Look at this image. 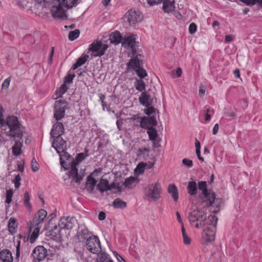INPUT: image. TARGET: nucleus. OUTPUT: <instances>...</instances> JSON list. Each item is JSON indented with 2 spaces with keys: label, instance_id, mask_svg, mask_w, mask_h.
<instances>
[{
  "label": "nucleus",
  "instance_id": "ea45409f",
  "mask_svg": "<svg viewBox=\"0 0 262 262\" xmlns=\"http://www.w3.org/2000/svg\"><path fill=\"white\" fill-rule=\"evenodd\" d=\"M147 133L150 140H153L157 138V131L155 128L152 127H149L148 129Z\"/></svg>",
  "mask_w": 262,
  "mask_h": 262
},
{
  "label": "nucleus",
  "instance_id": "39448f33",
  "mask_svg": "<svg viewBox=\"0 0 262 262\" xmlns=\"http://www.w3.org/2000/svg\"><path fill=\"white\" fill-rule=\"evenodd\" d=\"M188 219L191 225H194L196 228H201L207 225V219L204 211L199 209H194L188 215Z\"/></svg>",
  "mask_w": 262,
  "mask_h": 262
},
{
  "label": "nucleus",
  "instance_id": "4468645a",
  "mask_svg": "<svg viewBox=\"0 0 262 262\" xmlns=\"http://www.w3.org/2000/svg\"><path fill=\"white\" fill-rule=\"evenodd\" d=\"M32 255L34 262L42 261L47 255V250L42 246H37L33 250Z\"/></svg>",
  "mask_w": 262,
  "mask_h": 262
},
{
  "label": "nucleus",
  "instance_id": "79ce46f5",
  "mask_svg": "<svg viewBox=\"0 0 262 262\" xmlns=\"http://www.w3.org/2000/svg\"><path fill=\"white\" fill-rule=\"evenodd\" d=\"M150 152V149L148 148H140L137 150V156L144 157L145 156H148Z\"/></svg>",
  "mask_w": 262,
  "mask_h": 262
},
{
  "label": "nucleus",
  "instance_id": "393cba45",
  "mask_svg": "<svg viewBox=\"0 0 262 262\" xmlns=\"http://www.w3.org/2000/svg\"><path fill=\"white\" fill-rule=\"evenodd\" d=\"M163 9L165 12L169 13L172 12L175 9L174 0H163Z\"/></svg>",
  "mask_w": 262,
  "mask_h": 262
},
{
  "label": "nucleus",
  "instance_id": "20e7f679",
  "mask_svg": "<svg viewBox=\"0 0 262 262\" xmlns=\"http://www.w3.org/2000/svg\"><path fill=\"white\" fill-rule=\"evenodd\" d=\"M217 221V219L214 215L208 216L206 225L207 226L204 229L202 233L203 239L207 244L214 239Z\"/></svg>",
  "mask_w": 262,
  "mask_h": 262
},
{
  "label": "nucleus",
  "instance_id": "2eb2a0df",
  "mask_svg": "<svg viewBox=\"0 0 262 262\" xmlns=\"http://www.w3.org/2000/svg\"><path fill=\"white\" fill-rule=\"evenodd\" d=\"M55 138L52 143V146L57 151V152L60 154L61 151H63V150H66L67 143L61 136L56 137Z\"/></svg>",
  "mask_w": 262,
  "mask_h": 262
},
{
  "label": "nucleus",
  "instance_id": "c756f323",
  "mask_svg": "<svg viewBox=\"0 0 262 262\" xmlns=\"http://www.w3.org/2000/svg\"><path fill=\"white\" fill-rule=\"evenodd\" d=\"M198 188L202 191V193L204 195V200H206L209 197V195L213 193L212 192H209L207 189V183L205 181L199 182Z\"/></svg>",
  "mask_w": 262,
  "mask_h": 262
},
{
  "label": "nucleus",
  "instance_id": "c85d7f7f",
  "mask_svg": "<svg viewBox=\"0 0 262 262\" xmlns=\"http://www.w3.org/2000/svg\"><path fill=\"white\" fill-rule=\"evenodd\" d=\"M97 181L95 179L90 175L87 178V181L86 182V188L89 191L92 192L95 187Z\"/></svg>",
  "mask_w": 262,
  "mask_h": 262
},
{
  "label": "nucleus",
  "instance_id": "a878e982",
  "mask_svg": "<svg viewBox=\"0 0 262 262\" xmlns=\"http://www.w3.org/2000/svg\"><path fill=\"white\" fill-rule=\"evenodd\" d=\"M110 40L111 43L118 45L122 41L123 38L119 31H115L111 34Z\"/></svg>",
  "mask_w": 262,
  "mask_h": 262
},
{
  "label": "nucleus",
  "instance_id": "a211bd4d",
  "mask_svg": "<svg viewBox=\"0 0 262 262\" xmlns=\"http://www.w3.org/2000/svg\"><path fill=\"white\" fill-rule=\"evenodd\" d=\"M93 235L90 232L87 227L85 226L81 225L79 226V230L77 232L78 238L80 241L87 240L89 237H91Z\"/></svg>",
  "mask_w": 262,
  "mask_h": 262
},
{
  "label": "nucleus",
  "instance_id": "f03ea898",
  "mask_svg": "<svg viewBox=\"0 0 262 262\" xmlns=\"http://www.w3.org/2000/svg\"><path fill=\"white\" fill-rule=\"evenodd\" d=\"M77 4V0H62L61 2L57 0L55 1L51 9L52 15L55 18L66 19L68 16L62 7L70 9L76 6Z\"/></svg>",
  "mask_w": 262,
  "mask_h": 262
},
{
  "label": "nucleus",
  "instance_id": "bf43d9fd",
  "mask_svg": "<svg viewBox=\"0 0 262 262\" xmlns=\"http://www.w3.org/2000/svg\"><path fill=\"white\" fill-rule=\"evenodd\" d=\"M113 254L117 259L119 262H125L124 259L118 253H117L116 251H113Z\"/></svg>",
  "mask_w": 262,
  "mask_h": 262
},
{
  "label": "nucleus",
  "instance_id": "69168bd1",
  "mask_svg": "<svg viewBox=\"0 0 262 262\" xmlns=\"http://www.w3.org/2000/svg\"><path fill=\"white\" fill-rule=\"evenodd\" d=\"M106 214L104 212H100L98 214V219L100 221H103L105 219Z\"/></svg>",
  "mask_w": 262,
  "mask_h": 262
},
{
  "label": "nucleus",
  "instance_id": "1a4fd4ad",
  "mask_svg": "<svg viewBox=\"0 0 262 262\" xmlns=\"http://www.w3.org/2000/svg\"><path fill=\"white\" fill-rule=\"evenodd\" d=\"M134 121H135L134 124L138 125L139 123L141 127L146 129H148L149 127L156 126L157 124V121L154 115L149 117H137L134 119Z\"/></svg>",
  "mask_w": 262,
  "mask_h": 262
},
{
  "label": "nucleus",
  "instance_id": "e2e57ef3",
  "mask_svg": "<svg viewBox=\"0 0 262 262\" xmlns=\"http://www.w3.org/2000/svg\"><path fill=\"white\" fill-rule=\"evenodd\" d=\"M99 98H100V101L101 103L103 109L104 110V104H105L104 99L105 98V96L102 94H100Z\"/></svg>",
  "mask_w": 262,
  "mask_h": 262
},
{
  "label": "nucleus",
  "instance_id": "c9c22d12",
  "mask_svg": "<svg viewBox=\"0 0 262 262\" xmlns=\"http://www.w3.org/2000/svg\"><path fill=\"white\" fill-rule=\"evenodd\" d=\"M134 85L138 91L143 92L145 89V83L141 79H136L134 83Z\"/></svg>",
  "mask_w": 262,
  "mask_h": 262
},
{
  "label": "nucleus",
  "instance_id": "9d476101",
  "mask_svg": "<svg viewBox=\"0 0 262 262\" xmlns=\"http://www.w3.org/2000/svg\"><path fill=\"white\" fill-rule=\"evenodd\" d=\"M136 39L134 35L129 34L125 36L122 41V46L123 47L131 50L133 56H135L137 53L138 42H137Z\"/></svg>",
  "mask_w": 262,
  "mask_h": 262
},
{
  "label": "nucleus",
  "instance_id": "603ef678",
  "mask_svg": "<svg viewBox=\"0 0 262 262\" xmlns=\"http://www.w3.org/2000/svg\"><path fill=\"white\" fill-rule=\"evenodd\" d=\"M182 163L188 168L192 167L193 166V162L191 160L188 159H183L182 160Z\"/></svg>",
  "mask_w": 262,
  "mask_h": 262
},
{
  "label": "nucleus",
  "instance_id": "f704fd0d",
  "mask_svg": "<svg viewBox=\"0 0 262 262\" xmlns=\"http://www.w3.org/2000/svg\"><path fill=\"white\" fill-rule=\"evenodd\" d=\"M30 228V230H33V231L30 238V242L32 243L34 242L36 239L37 238L40 227L35 226L34 227H32V225H31Z\"/></svg>",
  "mask_w": 262,
  "mask_h": 262
},
{
  "label": "nucleus",
  "instance_id": "338daca9",
  "mask_svg": "<svg viewBox=\"0 0 262 262\" xmlns=\"http://www.w3.org/2000/svg\"><path fill=\"white\" fill-rule=\"evenodd\" d=\"M233 39V36L232 35H227L225 37V40L226 42H231Z\"/></svg>",
  "mask_w": 262,
  "mask_h": 262
},
{
  "label": "nucleus",
  "instance_id": "49530a36",
  "mask_svg": "<svg viewBox=\"0 0 262 262\" xmlns=\"http://www.w3.org/2000/svg\"><path fill=\"white\" fill-rule=\"evenodd\" d=\"M30 201V195L29 192L26 191L24 194V205L27 207L30 208L31 207V205L29 202Z\"/></svg>",
  "mask_w": 262,
  "mask_h": 262
},
{
  "label": "nucleus",
  "instance_id": "412c9836",
  "mask_svg": "<svg viewBox=\"0 0 262 262\" xmlns=\"http://www.w3.org/2000/svg\"><path fill=\"white\" fill-rule=\"evenodd\" d=\"M72 221L69 217H62L60 219L58 227L60 230L71 229L73 228Z\"/></svg>",
  "mask_w": 262,
  "mask_h": 262
},
{
  "label": "nucleus",
  "instance_id": "3c124183",
  "mask_svg": "<svg viewBox=\"0 0 262 262\" xmlns=\"http://www.w3.org/2000/svg\"><path fill=\"white\" fill-rule=\"evenodd\" d=\"M21 180V178L19 174H17L15 176L13 182L14 184L15 188L17 189L20 187V181Z\"/></svg>",
  "mask_w": 262,
  "mask_h": 262
},
{
  "label": "nucleus",
  "instance_id": "423d86ee",
  "mask_svg": "<svg viewBox=\"0 0 262 262\" xmlns=\"http://www.w3.org/2000/svg\"><path fill=\"white\" fill-rule=\"evenodd\" d=\"M162 193V188L159 182L148 185L144 189L145 199L150 202L157 201Z\"/></svg>",
  "mask_w": 262,
  "mask_h": 262
},
{
  "label": "nucleus",
  "instance_id": "8fccbe9b",
  "mask_svg": "<svg viewBox=\"0 0 262 262\" xmlns=\"http://www.w3.org/2000/svg\"><path fill=\"white\" fill-rule=\"evenodd\" d=\"M75 74H69L64 78V83H71L75 77Z\"/></svg>",
  "mask_w": 262,
  "mask_h": 262
},
{
  "label": "nucleus",
  "instance_id": "9b49d317",
  "mask_svg": "<svg viewBox=\"0 0 262 262\" xmlns=\"http://www.w3.org/2000/svg\"><path fill=\"white\" fill-rule=\"evenodd\" d=\"M67 102L66 100H56L54 104V117L58 121L62 118L65 115Z\"/></svg>",
  "mask_w": 262,
  "mask_h": 262
},
{
  "label": "nucleus",
  "instance_id": "7ed1b4c3",
  "mask_svg": "<svg viewBox=\"0 0 262 262\" xmlns=\"http://www.w3.org/2000/svg\"><path fill=\"white\" fill-rule=\"evenodd\" d=\"M88 150L85 149V152H81L77 154L75 159H72L71 163V170L69 171V174L72 180L76 183L79 184L82 180L84 174L79 173L77 166L85 158L88 157Z\"/></svg>",
  "mask_w": 262,
  "mask_h": 262
},
{
  "label": "nucleus",
  "instance_id": "4c0bfd02",
  "mask_svg": "<svg viewBox=\"0 0 262 262\" xmlns=\"http://www.w3.org/2000/svg\"><path fill=\"white\" fill-rule=\"evenodd\" d=\"M113 205L115 208H123L126 206V203L120 199H116L114 201Z\"/></svg>",
  "mask_w": 262,
  "mask_h": 262
},
{
  "label": "nucleus",
  "instance_id": "bb28decb",
  "mask_svg": "<svg viewBox=\"0 0 262 262\" xmlns=\"http://www.w3.org/2000/svg\"><path fill=\"white\" fill-rule=\"evenodd\" d=\"M97 188L101 192L110 190L111 187L109 185L108 182L106 179H102L97 185Z\"/></svg>",
  "mask_w": 262,
  "mask_h": 262
},
{
  "label": "nucleus",
  "instance_id": "ddd939ff",
  "mask_svg": "<svg viewBox=\"0 0 262 262\" xmlns=\"http://www.w3.org/2000/svg\"><path fill=\"white\" fill-rule=\"evenodd\" d=\"M206 203L207 206H211L212 207H215L216 209H214L213 211L214 213L219 212L221 207L223 206V201L221 199H215V194L212 193L209 195V197L204 200Z\"/></svg>",
  "mask_w": 262,
  "mask_h": 262
},
{
  "label": "nucleus",
  "instance_id": "6e6552de",
  "mask_svg": "<svg viewBox=\"0 0 262 262\" xmlns=\"http://www.w3.org/2000/svg\"><path fill=\"white\" fill-rule=\"evenodd\" d=\"M108 46L103 43L102 41H95L90 46L89 51L91 52L92 56H101L104 54Z\"/></svg>",
  "mask_w": 262,
  "mask_h": 262
},
{
  "label": "nucleus",
  "instance_id": "864d4df0",
  "mask_svg": "<svg viewBox=\"0 0 262 262\" xmlns=\"http://www.w3.org/2000/svg\"><path fill=\"white\" fill-rule=\"evenodd\" d=\"M38 164L35 160L34 158H33L31 162V168L33 171H36L38 170Z\"/></svg>",
  "mask_w": 262,
  "mask_h": 262
},
{
  "label": "nucleus",
  "instance_id": "f8f14e48",
  "mask_svg": "<svg viewBox=\"0 0 262 262\" xmlns=\"http://www.w3.org/2000/svg\"><path fill=\"white\" fill-rule=\"evenodd\" d=\"M125 18L126 19V21L129 23V26H133L137 23L141 21L143 17L139 11L130 9L125 14Z\"/></svg>",
  "mask_w": 262,
  "mask_h": 262
},
{
  "label": "nucleus",
  "instance_id": "c03bdc74",
  "mask_svg": "<svg viewBox=\"0 0 262 262\" xmlns=\"http://www.w3.org/2000/svg\"><path fill=\"white\" fill-rule=\"evenodd\" d=\"M147 165L146 163L141 162L139 163L137 167L135 169L136 172H139V173H143L144 172V168Z\"/></svg>",
  "mask_w": 262,
  "mask_h": 262
},
{
  "label": "nucleus",
  "instance_id": "4be33fe9",
  "mask_svg": "<svg viewBox=\"0 0 262 262\" xmlns=\"http://www.w3.org/2000/svg\"><path fill=\"white\" fill-rule=\"evenodd\" d=\"M62 230H60L57 226H55L51 230L49 231L51 238L54 241H59L62 238Z\"/></svg>",
  "mask_w": 262,
  "mask_h": 262
},
{
  "label": "nucleus",
  "instance_id": "f257e3e1",
  "mask_svg": "<svg viewBox=\"0 0 262 262\" xmlns=\"http://www.w3.org/2000/svg\"><path fill=\"white\" fill-rule=\"evenodd\" d=\"M2 108L0 106V123L1 126H8L9 131L7 134L14 138H21L23 137V131L20 127L18 119L15 116H9L6 120L3 118Z\"/></svg>",
  "mask_w": 262,
  "mask_h": 262
},
{
  "label": "nucleus",
  "instance_id": "b1692460",
  "mask_svg": "<svg viewBox=\"0 0 262 262\" xmlns=\"http://www.w3.org/2000/svg\"><path fill=\"white\" fill-rule=\"evenodd\" d=\"M141 55H138L134 58L132 59L128 63V68L135 71L141 66L142 60L140 59Z\"/></svg>",
  "mask_w": 262,
  "mask_h": 262
},
{
  "label": "nucleus",
  "instance_id": "0eeeda50",
  "mask_svg": "<svg viewBox=\"0 0 262 262\" xmlns=\"http://www.w3.org/2000/svg\"><path fill=\"white\" fill-rule=\"evenodd\" d=\"M85 247L90 252L94 254H98L101 251L100 240L97 236L93 235L86 240Z\"/></svg>",
  "mask_w": 262,
  "mask_h": 262
},
{
  "label": "nucleus",
  "instance_id": "f3484780",
  "mask_svg": "<svg viewBox=\"0 0 262 262\" xmlns=\"http://www.w3.org/2000/svg\"><path fill=\"white\" fill-rule=\"evenodd\" d=\"M60 156V164L65 169L71 168V163L72 159L71 156L70 155L66 150L61 151L59 154Z\"/></svg>",
  "mask_w": 262,
  "mask_h": 262
},
{
  "label": "nucleus",
  "instance_id": "e433bc0d",
  "mask_svg": "<svg viewBox=\"0 0 262 262\" xmlns=\"http://www.w3.org/2000/svg\"><path fill=\"white\" fill-rule=\"evenodd\" d=\"M97 262H113V261L110 258L109 255L105 252L101 253L98 256L97 259Z\"/></svg>",
  "mask_w": 262,
  "mask_h": 262
},
{
  "label": "nucleus",
  "instance_id": "a18cd8bd",
  "mask_svg": "<svg viewBox=\"0 0 262 262\" xmlns=\"http://www.w3.org/2000/svg\"><path fill=\"white\" fill-rule=\"evenodd\" d=\"M136 73L138 75V76L142 79L147 75V73L146 71L143 68H141V66L139 67L136 71Z\"/></svg>",
  "mask_w": 262,
  "mask_h": 262
},
{
  "label": "nucleus",
  "instance_id": "0e129e2a",
  "mask_svg": "<svg viewBox=\"0 0 262 262\" xmlns=\"http://www.w3.org/2000/svg\"><path fill=\"white\" fill-rule=\"evenodd\" d=\"M16 249V257L18 258L20 256V242H18Z\"/></svg>",
  "mask_w": 262,
  "mask_h": 262
},
{
  "label": "nucleus",
  "instance_id": "6ab92c4d",
  "mask_svg": "<svg viewBox=\"0 0 262 262\" xmlns=\"http://www.w3.org/2000/svg\"><path fill=\"white\" fill-rule=\"evenodd\" d=\"M64 132L63 125L60 122H57L53 125L50 134L52 137L61 136Z\"/></svg>",
  "mask_w": 262,
  "mask_h": 262
},
{
  "label": "nucleus",
  "instance_id": "473e14b6",
  "mask_svg": "<svg viewBox=\"0 0 262 262\" xmlns=\"http://www.w3.org/2000/svg\"><path fill=\"white\" fill-rule=\"evenodd\" d=\"M89 56L86 54H83L80 57H79L76 63L73 65V69L75 70L78 67L83 65L88 60Z\"/></svg>",
  "mask_w": 262,
  "mask_h": 262
},
{
  "label": "nucleus",
  "instance_id": "cd10ccee",
  "mask_svg": "<svg viewBox=\"0 0 262 262\" xmlns=\"http://www.w3.org/2000/svg\"><path fill=\"white\" fill-rule=\"evenodd\" d=\"M168 192L171 194L174 202L178 201L179 199L178 190L174 184H171L168 187Z\"/></svg>",
  "mask_w": 262,
  "mask_h": 262
},
{
  "label": "nucleus",
  "instance_id": "5701e85b",
  "mask_svg": "<svg viewBox=\"0 0 262 262\" xmlns=\"http://www.w3.org/2000/svg\"><path fill=\"white\" fill-rule=\"evenodd\" d=\"M0 260L2 262H12L13 256L11 252L7 249L2 250L0 252Z\"/></svg>",
  "mask_w": 262,
  "mask_h": 262
},
{
  "label": "nucleus",
  "instance_id": "de8ad7c7",
  "mask_svg": "<svg viewBox=\"0 0 262 262\" xmlns=\"http://www.w3.org/2000/svg\"><path fill=\"white\" fill-rule=\"evenodd\" d=\"M13 194L12 189H10L6 192V199L5 202L7 204H10L12 202V198Z\"/></svg>",
  "mask_w": 262,
  "mask_h": 262
},
{
  "label": "nucleus",
  "instance_id": "4d7b16f0",
  "mask_svg": "<svg viewBox=\"0 0 262 262\" xmlns=\"http://www.w3.org/2000/svg\"><path fill=\"white\" fill-rule=\"evenodd\" d=\"M162 2V0H147V3L150 6H154L155 5H157L161 3Z\"/></svg>",
  "mask_w": 262,
  "mask_h": 262
},
{
  "label": "nucleus",
  "instance_id": "052dcab7",
  "mask_svg": "<svg viewBox=\"0 0 262 262\" xmlns=\"http://www.w3.org/2000/svg\"><path fill=\"white\" fill-rule=\"evenodd\" d=\"M153 146L155 148H159L161 147V144L160 143L161 140L160 139H156L155 140H153Z\"/></svg>",
  "mask_w": 262,
  "mask_h": 262
},
{
  "label": "nucleus",
  "instance_id": "aec40b11",
  "mask_svg": "<svg viewBox=\"0 0 262 262\" xmlns=\"http://www.w3.org/2000/svg\"><path fill=\"white\" fill-rule=\"evenodd\" d=\"M139 100L140 103L146 107L151 106L153 102V98L145 92L141 93Z\"/></svg>",
  "mask_w": 262,
  "mask_h": 262
},
{
  "label": "nucleus",
  "instance_id": "58836bf2",
  "mask_svg": "<svg viewBox=\"0 0 262 262\" xmlns=\"http://www.w3.org/2000/svg\"><path fill=\"white\" fill-rule=\"evenodd\" d=\"M68 89V88L67 87L66 84H62L56 91L55 94L57 95L56 99L61 97L62 95L66 92Z\"/></svg>",
  "mask_w": 262,
  "mask_h": 262
},
{
  "label": "nucleus",
  "instance_id": "72a5a7b5",
  "mask_svg": "<svg viewBox=\"0 0 262 262\" xmlns=\"http://www.w3.org/2000/svg\"><path fill=\"white\" fill-rule=\"evenodd\" d=\"M22 143L19 141L15 142V144L12 147V152L14 156H18L21 152Z\"/></svg>",
  "mask_w": 262,
  "mask_h": 262
},
{
  "label": "nucleus",
  "instance_id": "13d9d810",
  "mask_svg": "<svg viewBox=\"0 0 262 262\" xmlns=\"http://www.w3.org/2000/svg\"><path fill=\"white\" fill-rule=\"evenodd\" d=\"M182 236L184 243L186 245H189L191 242L190 237L188 236L186 234L183 235Z\"/></svg>",
  "mask_w": 262,
  "mask_h": 262
},
{
  "label": "nucleus",
  "instance_id": "680f3d73",
  "mask_svg": "<svg viewBox=\"0 0 262 262\" xmlns=\"http://www.w3.org/2000/svg\"><path fill=\"white\" fill-rule=\"evenodd\" d=\"M247 5H253L255 4V0H240Z\"/></svg>",
  "mask_w": 262,
  "mask_h": 262
},
{
  "label": "nucleus",
  "instance_id": "37998d69",
  "mask_svg": "<svg viewBox=\"0 0 262 262\" xmlns=\"http://www.w3.org/2000/svg\"><path fill=\"white\" fill-rule=\"evenodd\" d=\"M80 31L78 29H75L74 31L70 32L69 34V39L70 40H74L79 36Z\"/></svg>",
  "mask_w": 262,
  "mask_h": 262
},
{
  "label": "nucleus",
  "instance_id": "5fc2aeb1",
  "mask_svg": "<svg viewBox=\"0 0 262 262\" xmlns=\"http://www.w3.org/2000/svg\"><path fill=\"white\" fill-rule=\"evenodd\" d=\"M11 78L10 77H8V78L6 79L4 82L2 83V89H7L9 88V86L10 85V82Z\"/></svg>",
  "mask_w": 262,
  "mask_h": 262
},
{
  "label": "nucleus",
  "instance_id": "09e8293b",
  "mask_svg": "<svg viewBox=\"0 0 262 262\" xmlns=\"http://www.w3.org/2000/svg\"><path fill=\"white\" fill-rule=\"evenodd\" d=\"M157 110L151 106H147L146 108H145L144 110V112L145 113V114H146V115H148V116H150L151 115H152V114L156 113V112L157 111Z\"/></svg>",
  "mask_w": 262,
  "mask_h": 262
},
{
  "label": "nucleus",
  "instance_id": "a19ab883",
  "mask_svg": "<svg viewBox=\"0 0 262 262\" xmlns=\"http://www.w3.org/2000/svg\"><path fill=\"white\" fill-rule=\"evenodd\" d=\"M136 178L130 177L129 178H127L125 180L124 183V185L126 187L128 188H131L132 187L133 185L136 182Z\"/></svg>",
  "mask_w": 262,
  "mask_h": 262
},
{
  "label": "nucleus",
  "instance_id": "7c9ffc66",
  "mask_svg": "<svg viewBox=\"0 0 262 262\" xmlns=\"http://www.w3.org/2000/svg\"><path fill=\"white\" fill-rule=\"evenodd\" d=\"M188 192L191 195H194L197 193L198 187L196 182L190 181L188 183Z\"/></svg>",
  "mask_w": 262,
  "mask_h": 262
},
{
  "label": "nucleus",
  "instance_id": "774afa93",
  "mask_svg": "<svg viewBox=\"0 0 262 262\" xmlns=\"http://www.w3.org/2000/svg\"><path fill=\"white\" fill-rule=\"evenodd\" d=\"M219 124L217 123L215 124L213 128L212 133L213 135H216L219 130Z\"/></svg>",
  "mask_w": 262,
  "mask_h": 262
},
{
  "label": "nucleus",
  "instance_id": "2f4dec72",
  "mask_svg": "<svg viewBox=\"0 0 262 262\" xmlns=\"http://www.w3.org/2000/svg\"><path fill=\"white\" fill-rule=\"evenodd\" d=\"M8 227L11 234H14L16 231V220L14 217H11L8 222Z\"/></svg>",
  "mask_w": 262,
  "mask_h": 262
},
{
  "label": "nucleus",
  "instance_id": "6e6d98bb",
  "mask_svg": "<svg viewBox=\"0 0 262 262\" xmlns=\"http://www.w3.org/2000/svg\"><path fill=\"white\" fill-rule=\"evenodd\" d=\"M196 25L193 23H192L190 24L189 27V32L190 34H193L196 31Z\"/></svg>",
  "mask_w": 262,
  "mask_h": 262
},
{
  "label": "nucleus",
  "instance_id": "dca6fc26",
  "mask_svg": "<svg viewBox=\"0 0 262 262\" xmlns=\"http://www.w3.org/2000/svg\"><path fill=\"white\" fill-rule=\"evenodd\" d=\"M47 215V212L44 209L39 210L38 212L35 215L32 221L31 222L32 227L35 226L40 227V224H42L44 219Z\"/></svg>",
  "mask_w": 262,
  "mask_h": 262
}]
</instances>
